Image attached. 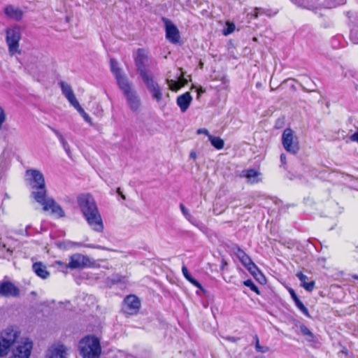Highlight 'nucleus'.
Masks as SVG:
<instances>
[{
  "label": "nucleus",
  "instance_id": "nucleus-1",
  "mask_svg": "<svg viewBox=\"0 0 358 358\" xmlns=\"http://www.w3.org/2000/svg\"><path fill=\"white\" fill-rule=\"evenodd\" d=\"M141 79L148 92L150 94L152 99L162 108L165 107L167 101L169 100V90L178 91L187 83V80L183 77L182 72H180V76L178 77V80L169 78L166 80L169 89H165L164 85H160L153 73Z\"/></svg>",
  "mask_w": 358,
  "mask_h": 358
},
{
  "label": "nucleus",
  "instance_id": "nucleus-2",
  "mask_svg": "<svg viewBox=\"0 0 358 358\" xmlns=\"http://www.w3.org/2000/svg\"><path fill=\"white\" fill-rule=\"evenodd\" d=\"M77 203L90 227L97 232H101L103 224L93 197L89 194H80L77 197Z\"/></svg>",
  "mask_w": 358,
  "mask_h": 358
},
{
  "label": "nucleus",
  "instance_id": "nucleus-3",
  "mask_svg": "<svg viewBox=\"0 0 358 358\" xmlns=\"http://www.w3.org/2000/svg\"><path fill=\"white\" fill-rule=\"evenodd\" d=\"M24 181L31 189V196L36 201H41L47 194L45 180L43 173L38 169H30L25 171Z\"/></svg>",
  "mask_w": 358,
  "mask_h": 358
},
{
  "label": "nucleus",
  "instance_id": "nucleus-4",
  "mask_svg": "<svg viewBox=\"0 0 358 358\" xmlns=\"http://www.w3.org/2000/svg\"><path fill=\"white\" fill-rule=\"evenodd\" d=\"M80 355L83 358H99L101 348L99 338L94 336H87L79 343Z\"/></svg>",
  "mask_w": 358,
  "mask_h": 358
},
{
  "label": "nucleus",
  "instance_id": "nucleus-5",
  "mask_svg": "<svg viewBox=\"0 0 358 358\" xmlns=\"http://www.w3.org/2000/svg\"><path fill=\"white\" fill-rule=\"evenodd\" d=\"M126 97L129 109L134 113H139L142 109V101L130 82L120 88Z\"/></svg>",
  "mask_w": 358,
  "mask_h": 358
},
{
  "label": "nucleus",
  "instance_id": "nucleus-6",
  "mask_svg": "<svg viewBox=\"0 0 358 358\" xmlns=\"http://www.w3.org/2000/svg\"><path fill=\"white\" fill-rule=\"evenodd\" d=\"M6 41L10 55L13 56L16 54L20 55L19 42L21 39V29L18 26H13L6 30Z\"/></svg>",
  "mask_w": 358,
  "mask_h": 358
},
{
  "label": "nucleus",
  "instance_id": "nucleus-7",
  "mask_svg": "<svg viewBox=\"0 0 358 358\" xmlns=\"http://www.w3.org/2000/svg\"><path fill=\"white\" fill-rule=\"evenodd\" d=\"M19 336L17 331L8 328L0 333V357L6 355Z\"/></svg>",
  "mask_w": 358,
  "mask_h": 358
},
{
  "label": "nucleus",
  "instance_id": "nucleus-8",
  "mask_svg": "<svg viewBox=\"0 0 358 358\" xmlns=\"http://www.w3.org/2000/svg\"><path fill=\"white\" fill-rule=\"evenodd\" d=\"M134 59L137 71L141 78L152 73L149 69V59L145 50L138 49Z\"/></svg>",
  "mask_w": 358,
  "mask_h": 358
},
{
  "label": "nucleus",
  "instance_id": "nucleus-9",
  "mask_svg": "<svg viewBox=\"0 0 358 358\" xmlns=\"http://www.w3.org/2000/svg\"><path fill=\"white\" fill-rule=\"evenodd\" d=\"M95 261L86 255L76 253L69 257V262L67 268L71 269L82 268L85 267H93Z\"/></svg>",
  "mask_w": 358,
  "mask_h": 358
},
{
  "label": "nucleus",
  "instance_id": "nucleus-10",
  "mask_svg": "<svg viewBox=\"0 0 358 358\" xmlns=\"http://www.w3.org/2000/svg\"><path fill=\"white\" fill-rule=\"evenodd\" d=\"M282 143L285 150L292 154H296L299 150V143L291 129H285L282 135Z\"/></svg>",
  "mask_w": 358,
  "mask_h": 358
},
{
  "label": "nucleus",
  "instance_id": "nucleus-11",
  "mask_svg": "<svg viewBox=\"0 0 358 358\" xmlns=\"http://www.w3.org/2000/svg\"><path fill=\"white\" fill-rule=\"evenodd\" d=\"M43 206L45 211H51V214L58 218L64 217L65 213L60 205H59L53 199L46 196H43L41 201H36Z\"/></svg>",
  "mask_w": 358,
  "mask_h": 358
},
{
  "label": "nucleus",
  "instance_id": "nucleus-12",
  "mask_svg": "<svg viewBox=\"0 0 358 358\" xmlns=\"http://www.w3.org/2000/svg\"><path fill=\"white\" fill-rule=\"evenodd\" d=\"M32 346V342L29 339L23 338L14 349L11 358H29Z\"/></svg>",
  "mask_w": 358,
  "mask_h": 358
},
{
  "label": "nucleus",
  "instance_id": "nucleus-13",
  "mask_svg": "<svg viewBox=\"0 0 358 358\" xmlns=\"http://www.w3.org/2000/svg\"><path fill=\"white\" fill-rule=\"evenodd\" d=\"M0 295L4 297H17L20 295V289L10 281L0 282Z\"/></svg>",
  "mask_w": 358,
  "mask_h": 358
},
{
  "label": "nucleus",
  "instance_id": "nucleus-14",
  "mask_svg": "<svg viewBox=\"0 0 358 358\" xmlns=\"http://www.w3.org/2000/svg\"><path fill=\"white\" fill-rule=\"evenodd\" d=\"M110 70L112 73L114 74L115 79L117 80V83L120 88L124 85L130 83L126 75L122 72V71L119 68L118 63L115 59H111L110 61Z\"/></svg>",
  "mask_w": 358,
  "mask_h": 358
},
{
  "label": "nucleus",
  "instance_id": "nucleus-15",
  "mask_svg": "<svg viewBox=\"0 0 358 358\" xmlns=\"http://www.w3.org/2000/svg\"><path fill=\"white\" fill-rule=\"evenodd\" d=\"M141 306L139 299L134 295L128 296L124 299V312L128 315L136 313Z\"/></svg>",
  "mask_w": 358,
  "mask_h": 358
},
{
  "label": "nucleus",
  "instance_id": "nucleus-16",
  "mask_svg": "<svg viewBox=\"0 0 358 358\" xmlns=\"http://www.w3.org/2000/svg\"><path fill=\"white\" fill-rule=\"evenodd\" d=\"M45 358H67V348L64 345H52L46 351Z\"/></svg>",
  "mask_w": 358,
  "mask_h": 358
},
{
  "label": "nucleus",
  "instance_id": "nucleus-17",
  "mask_svg": "<svg viewBox=\"0 0 358 358\" xmlns=\"http://www.w3.org/2000/svg\"><path fill=\"white\" fill-rule=\"evenodd\" d=\"M166 27V38L172 43H176L179 41L180 35L177 27L169 20L164 19Z\"/></svg>",
  "mask_w": 358,
  "mask_h": 358
},
{
  "label": "nucleus",
  "instance_id": "nucleus-18",
  "mask_svg": "<svg viewBox=\"0 0 358 358\" xmlns=\"http://www.w3.org/2000/svg\"><path fill=\"white\" fill-rule=\"evenodd\" d=\"M59 85L61 87L63 95L66 97L71 106L76 102L78 101L70 85L64 81H61Z\"/></svg>",
  "mask_w": 358,
  "mask_h": 358
},
{
  "label": "nucleus",
  "instance_id": "nucleus-19",
  "mask_svg": "<svg viewBox=\"0 0 358 358\" xmlns=\"http://www.w3.org/2000/svg\"><path fill=\"white\" fill-rule=\"evenodd\" d=\"M4 13L6 16L15 20H21L23 15V12L19 8L12 5L7 6L4 9Z\"/></svg>",
  "mask_w": 358,
  "mask_h": 358
},
{
  "label": "nucleus",
  "instance_id": "nucleus-20",
  "mask_svg": "<svg viewBox=\"0 0 358 358\" xmlns=\"http://www.w3.org/2000/svg\"><path fill=\"white\" fill-rule=\"evenodd\" d=\"M192 101L189 92H186L177 98V104L182 112H185Z\"/></svg>",
  "mask_w": 358,
  "mask_h": 358
},
{
  "label": "nucleus",
  "instance_id": "nucleus-21",
  "mask_svg": "<svg viewBox=\"0 0 358 358\" xmlns=\"http://www.w3.org/2000/svg\"><path fill=\"white\" fill-rule=\"evenodd\" d=\"M203 134H205L211 145L217 150H220L224 147V141L220 137L212 136L209 134L208 131L203 129Z\"/></svg>",
  "mask_w": 358,
  "mask_h": 358
},
{
  "label": "nucleus",
  "instance_id": "nucleus-22",
  "mask_svg": "<svg viewBox=\"0 0 358 358\" xmlns=\"http://www.w3.org/2000/svg\"><path fill=\"white\" fill-rule=\"evenodd\" d=\"M33 270L34 273L41 278H47L50 273L47 271L46 266L41 262H36L33 264Z\"/></svg>",
  "mask_w": 358,
  "mask_h": 358
},
{
  "label": "nucleus",
  "instance_id": "nucleus-23",
  "mask_svg": "<svg viewBox=\"0 0 358 358\" xmlns=\"http://www.w3.org/2000/svg\"><path fill=\"white\" fill-rule=\"evenodd\" d=\"M244 173V176L246 178L248 182L253 184L260 181V172L251 169L246 170Z\"/></svg>",
  "mask_w": 358,
  "mask_h": 358
},
{
  "label": "nucleus",
  "instance_id": "nucleus-24",
  "mask_svg": "<svg viewBox=\"0 0 358 358\" xmlns=\"http://www.w3.org/2000/svg\"><path fill=\"white\" fill-rule=\"evenodd\" d=\"M56 246L63 250H67L72 248H78L82 246L79 242H74L71 241H57L55 243Z\"/></svg>",
  "mask_w": 358,
  "mask_h": 358
},
{
  "label": "nucleus",
  "instance_id": "nucleus-25",
  "mask_svg": "<svg viewBox=\"0 0 358 358\" xmlns=\"http://www.w3.org/2000/svg\"><path fill=\"white\" fill-rule=\"evenodd\" d=\"M296 277L301 282V286L308 292H312L315 287V282L310 281L309 282H307L308 278L307 275H304L301 272L296 273Z\"/></svg>",
  "mask_w": 358,
  "mask_h": 358
},
{
  "label": "nucleus",
  "instance_id": "nucleus-26",
  "mask_svg": "<svg viewBox=\"0 0 358 358\" xmlns=\"http://www.w3.org/2000/svg\"><path fill=\"white\" fill-rule=\"evenodd\" d=\"M54 132L56 134L57 137L58 138L60 143L62 145L63 149L65 150L67 155L69 157H71L72 152H71V150L70 148V145L68 143V142L66 141V140L64 138V136L58 131L55 130Z\"/></svg>",
  "mask_w": 358,
  "mask_h": 358
},
{
  "label": "nucleus",
  "instance_id": "nucleus-27",
  "mask_svg": "<svg viewBox=\"0 0 358 358\" xmlns=\"http://www.w3.org/2000/svg\"><path fill=\"white\" fill-rule=\"evenodd\" d=\"M235 253L245 267L252 262L250 257L241 248H238Z\"/></svg>",
  "mask_w": 358,
  "mask_h": 358
},
{
  "label": "nucleus",
  "instance_id": "nucleus-28",
  "mask_svg": "<svg viewBox=\"0 0 358 358\" xmlns=\"http://www.w3.org/2000/svg\"><path fill=\"white\" fill-rule=\"evenodd\" d=\"M73 107H74L77 111L79 113V114L83 117L85 122L89 123L90 124H92V118L90 117V115L85 113L84 109L80 106L78 101L76 102L74 104L72 105Z\"/></svg>",
  "mask_w": 358,
  "mask_h": 358
},
{
  "label": "nucleus",
  "instance_id": "nucleus-29",
  "mask_svg": "<svg viewBox=\"0 0 358 358\" xmlns=\"http://www.w3.org/2000/svg\"><path fill=\"white\" fill-rule=\"evenodd\" d=\"M245 268L253 275V277H257V275H259L263 279V274L261 273L257 266L252 262H251L248 266H246Z\"/></svg>",
  "mask_w": 358,
  "mask_h": 358
},
{
  "label": "nucleus",
  "instance_id": "nucleus-30",
  "mask_svg": "<svg viewBox=\"0 0 358 358\" xmlns=\"http://www.w3.org/2000/svg\"><path fill=\"white\" fill-rule=\"evenodd\" d=\"M182 273L184 275V276L185 277V278L189 281L191 283H192L194 285H195L196 287L201 289V286L200 285V283L196 281V280H194L192 276L191 275L189 274L187 268L186 266H183L182 268Z\"/></svg>",
  "mask_w": 358,
  "mask_h": 358
},
{
  "label": "nucleus",
  "instance_id": "nucleus-31",
  "mask_svg": "<svg viewBox=\"0 0 358 358\" xmlns=\"http://www.w3.org/2000/svg\"><path fill=\"white\" fill-rule=\"evenodd\" d=\"M254 340L255 341V350L261 353H266L270 350V348L268 346L261 345L259 343V337L257 335L254 336Z\"/></svg>",
  "mask_w": 358,
  "mask_h": 358
},
{
  "label": "nucleus",
  "instance_id": "nucleus-32",
  "mask_svg": "<svg viewBox=\"0 0 358 358\" xmlns=\"http://www.w3.org/2000/svg\"><path fill=\"white\" fill-rule=\"evenodd\" d=\"M235 30V25L234 23L227 22L226 27L223 29L222 34L224 36H227L231 34Z\"/></svg>",
  "mask_w": 358,
  "mask_h": 358
},
{
  "label": "nucleus",
  "instance_id": "nucleus-33",
  "mask_svg": "<svg viewBox=\"0 0 358 358\" xmlns=\"http://www.w3.org/2000/svg\"><path fill=\"white\" fill-rule=\"evenodd\" d=\"M296 306L306 316H309L308 308L303 305V303L299 299L294 302Z\"/></svg>",
  "mask_w": 358,
  "mask_h": 358
},
{
  "label": "nucleus",
  "instance_id": "nucleus-34",
  "mask_svg": "<svg viewBox=\"0 0 358 358\" xmlns=\"http://www.w3.org/2000/svg\"><path fill=\"white\" fill-rule=\"evenodd\" d=\"M243 284L250 287L251 290L256 292L257 294H259L258 287L255 285L252 280H247L243 282Z\"/></svg>",
  "mask_w": 358,
  "mask_h": 358
},
{
  "label": "nucleus",
  "instance_id": "nucleus-35",
  "mask_svg": "<svg viewBox=\"0 0 358 358\" xmlns=\"http://www.w3.org/2000/svg\"><path fill=\"white\" fill-rule=\"evenodd\" d=\"M350 38L353 43L358 44V27L351 30Z\"/></svg>",
  "mask_w": 358,
  "mask_h": 358
},
{
  "label": "nucleus",
  "instance_id": "nucleus-36",
  "mask_svg": "<svg viewBox=\"0 0 358 358\" xmlns=\"http://www.w3.org/2000/svg\"><path fill=\"white\" fill-rule=\"evenodd\" d=\"M7 119L6 114L3 108L0 106V130L3 127V124L6 122Z\"/></svg>",
  "mask_w": 358,
  "mask_h": 358
},
{
  "label": "nucleus",
  "instance_id": "nucleus-37",
  "mask_svg": "<svg viewBox=\"0 0 358 358\" xmlns=\"http://www.w3.org/2000/svg\"><path fill=\"white\" fill-rule=\"evenodd\" d=\"M180 208L181 210V212L183 214V215L190 222H192V216L189 213V210L188 209L182 204V203H180Z\"/></svg>",
  "mask_w": 358,
  "mask_h": 358
},
{
  "label": "nucleus",
  "instance_id": "nucleus-38",
  "mask_svg": "<svg viewBox=\"0 0 358 358\" xmlns=\"http://www.w3.org/2000/svg\"><path fill=\"white\" fill-rule=\"evenodd\" d=\"M8 170L7 165L6 163L0 164V180L5 176L6 173Z\"/></svg>",
  "mask_w": 358,
  "mask_h": 358
},
{
  "label": "nucleus",
  "instance_id": "nucleus-39",
  "mask_svg": "<svg viewBox=\"0 0 358 358\" xmlns=\"http://www.w3.org/2000/svg\"><path fill=\"white\" fill-rule=\"evenodd\" d=\"M289 294H290V295H291L292 299L294 300V302H295L296 300H298V299H299V298H298V296H296V293H295V292H294V289H289Z\"/></svg>",
  "mask_w": 358,
  "mask_h": 358
},
{
  "label": "nucleus",
  "instance_id": "nucleus-40",
  "mask_svg": "<svg viewBox=\"0 0 358 358\" xmlns=\"http://www.w3.org/2000/svg\"><path fill=\"white\" fill-rule=\"evenodd\" d=\"M261 10V8H254L253 11H254V13H252L251 15L255 17V18H257L258 16H259V10Z\"/></svg>",
  "mask_w": 358,
  "mask_h": 358
},
{
  "label": "nucleus",
  "instance_id": "nucleus-41",
  "mask_svg": "<svg viewBox=\"0 0 358 358\" xmlns=\"http://www.w3.org/2000/svg\"><path fill=\"white\" fill-rule=\"evenodd\" d=\"M86 246L88 247V248H97V249H102V250H106V248L101 247L100 245H87Z\"/></svg>",
  "mask_w": 358,
  "mask_h": 358
},
{
  "label": "nucleus",
  "instance_id": "nucleus-42",
  "mask_svg": "<svg viewBox=\"0 0 358 358\" xmlns=\"http://www.w3.org/2000/svg\"><path fill=\"white\" fill-rule=\"evenodd\" d=\"M257 280H258L260 283H264L266 281V279L264 276L263 275V279L261 278V276L257 275V277H254Z\"/></svg>",
  "mask_w": 358,
  "mask_h": 358
},
{
  "label": "nucleus",
  "instance_id": "nucleus-43",
  "mask_svg": "<svg viewBox=\"0 0 358 358\" xmlns=\"http://www.w3.org/2000/svg\"><path fill=\"white\" fill-rule=\"evenodd\" d=\"M280 162L282 164H286V155L285 154H281L280 155Z\"/></svg>",
  "mask_w": 358,
  "mask_h": 358
},
{
  "label": "nucleus",
  "instance_id": "nucleus-44",
  "mask_svg": "<svg viewBox=\"0 0 358 358\" xmlns=\"http://www.w3.org/2000/svg\"><path fill=\"white\" fill-rule=\"evenodd\" d=\"M351 139L354 141L358 142V131H357L354 134H352Z\"/></svg>",
  "mask_w": 358,
  "mask_h": 358
},
{
  "label": "nucleus",
  "instance_id": "nucleus-45",
  "mask_svg": "<svg viewBox=\"0 0 358 358\" xmlns=\"http://www.w3.org/2000/svg\"><path fill=\"white\" fill-rule=\"evenodd\" d=\"M301 0H292V1L295 3L296 5H297L298 6H300V7H302V4L300 2Z\"/></svg>",
  "mask_w": 358,
  "mask_h": 358
},
{
  "label": "nucleus",
  "instance_id": "nucleus-46",
  "mask_svg": "<svg viewBox=\"0 0 358 358\" xmlns=\"http://www.w3.org/2000/svg\"><path fill=\"white\" fill-rule=\"evenodd\" d=\"M227 265V262L224 259H222V265H221V269L224 270L225 266Z\"/></svg>",
  "mask_w": 358,
  "mask_h": 358
},
{
  "label": "nucleus",
  "instance_id": "nucleus-47",
  "mask_svg": "<svg viewBox=\"0 0 358 358\" xmlns=\"http://www.w3.org/2000/svg\"><path fill=\"white\" fill-rule=\"evenodd\" d=\"M189 156H190L191 158L195 159L196 157V152L194 151H192L190 152V155Z\"/></svg>",
  "mask_w": 358,
  "mask_h": 358
},
{
  "label": "nucleus",
  "instance_id": "nucleus-48",
  "mask_svg": "<svg viewBox=\"0 0 358 358\" xmlns=\"http://www.w3.org/2000/svg\"><path fill=\"white\" fill-rule=\"evenodd\" d=\"M227 339L230 341H232V342H236V338H235L234 337H229L227 338Z\"/></svg>",
  "mask_w": 358,
  "mask_h": 358
},
{
  "label": "nucleus",
  "instance_id": "nucleus-49",
  "mask_svg": "<svg viewBox=\"0 0 358 358\" xmlns=\"http://www.w3.org/2000/svg\"><path fill=\"white\" fill-rule=\"evenodd\" d=\"M201 133H202L201 129H199L197 130V134H201Z\"/></svg>",
  "mask_w": 358,
  "mask_h": 358
},
{
  "label": "nucleus",
  "instance_id": "nucleus-50",
  "mask_svg": "<svg viewBox=\"0 0 358 358\" xmlns=\"http://www.w3.org/2000/svg\"><path fill=\"white\" fill-rule=\"evenodd\" d=\"M199 66H201V60H200V61H199Z\"/></svg>",
  "mask_w": 358,
  "mask_h": 358
},
{
  "label": "nucleus",
  "instance_id": "nucleus-51",
  "mask_svg": "<svg viewBox=\"0 0 358 358\" xmlns=\"http://www.w3.org/2000/svg\"><path fill=\"white\" fill-rule=\"evenodd\" d=\"M353 278H355V279H358V275H355L353 276Z\"/></svg>",
  "mask_w": 358,
  "mask_h": 358
},
{
  "label": "nucleus",
  "instance_id": "nucleus-52",
  "mask_svg": "<svg viewBox=\"0 0 358 358\" xmlns=\"http://www.w3.org/2000/svg\"><path fill=\"white\" fill-rule=\"evenodd\" d=\"M201 93V90H198V94H200Z\"/></svg>",
  "mask_w": 358,
  "mask_h": 358
},
{
  "label": "nucleus",
  "instance_id": "nucleus-53",
  "mask_svg": "<svg viewBox=\"0 0 358 358\" xmlns=\"http://www.w3.org/2000/svg\"><path fill=\"white\" fill-rule=\"evenodd\" d=\"M121 196L124 199H125V196L122 194Z\"/></svg>",
  "mask_w": 358,
  "mask_h": 358
},
{
  "label": "nucleus",
  "instance_id": "nucleus-54",
  "mask_svg": "<svg viewBox=\"0 0 358 358\" xmlns=\"http://www.w3.org/2000/svg\"><path fill=\"white\" fill-rule=\"evenodd\" d=\"M8 251L11 253L12 252V250H10V249H8Z\"/></svg>",
  "mask_w": 358,
  "mask_h": 358
},
{
  "label": "nucleus",
  "instance_id": "nucleus-55",
  "mask_svg": "<svg viewBox=\"0 0 358 358\" xmlns=\"http://www.w3.org/2000/svg\"><path fill=\"white\" fill-rule=\"evenodd\" d=\"M357 131H358V130H357Z\"/></svg>",
  "mask_w": 358,
  "mask_h": 358
}]
</instances>
